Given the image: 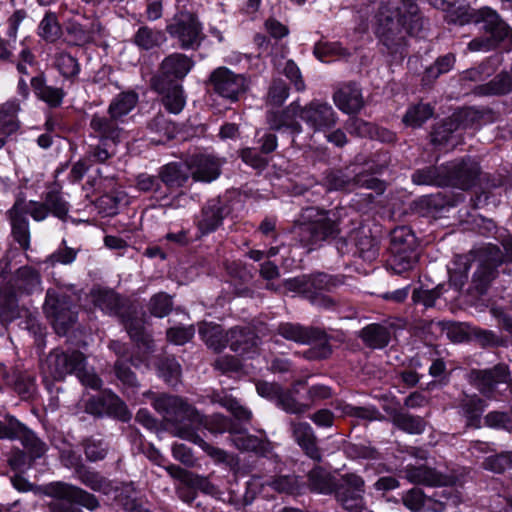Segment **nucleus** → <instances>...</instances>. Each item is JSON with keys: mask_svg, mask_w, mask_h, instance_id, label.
Instances as JSON below:
<instances>
[{"mask_svg": "<svg viewBox=\"0 0 512 512\" xmlns=\"http://www.w3.org/2000/svg\"><path fill=\"white\" fill-rule=\"evenodd\" d=\"M270 486L278 492L294 493L298 491V479L294 476H283L273 480Z\"/></svg>", "mask_w": 512, "mask_h": 512, "instance_id": "e2e57ef3", "label": "nucleus"}, {"mask_svg": "<svg viewBox=\"0 0 512 512\" xmlns=\"http://www.w3.org/2000/svg\"><path fill=\"white\" fill-rule=\"evenodd\" d=\"M485 409V403L477 396L466 397L463 401V410L467 417L468 425L478 427L480 415Z\"/></svg>", "mask_w": 512, "mask_h": 512, "instance_id": "37998d69", "label": "nucleus"}, {"mask_svg": "<svg viewBox=\"0 0 512 512\" xmlns=\"http://www.w3.org/2000/svg\"><path fill=\"white\" fill-rule=\"evenodd\" d=\"M12 234L19 245L27 250L30 247V231L27 219L22 215L19 203H16L9 211Z\"/></svg>", "mask_w": 512, "mask_h": 512, "instance_id": "5701e85b", "label": "nucleus"}, {"mask_svg": "<svg viewBox=\"0 0 512 512\" xmlns=\"http://www.w3.org/2000/svg\"><path fill=\"white\" fill-rule=\"evenodd\" d=\"M20 110L16 100H10L0 106V131L4 135H11L19 128L17 113Z\"/></svg>", "mask_w": 512, "mask_h": 512, "instance_id": "a878e982", "label": "nucleus"}, {"mask_svg": "<svg viewBox=\"0 0 512 512\" xmlns=\"http://www.w3.org/2000/svg\"><path fill=\"white\" fill-rule=\"evenodd\" d=\"M68 41L74 45H84L93 41V33L79 24H71L68 27Z\"/></svg>", "mask_w": 512, "mask_h": 512, "instance_id": "5fc2aeb1", "label": "nucleus"}, {"mask_svg": "<svg viewBox=\"0 0 512 512\" xmlns=\"http://www.w3.org/2000/svg\"><path fill=\"white\" fill-rule=\"evenodd\" d=\"M31 86L35 94L52 107L59 106L63 100L64 92L60 88L47 86L42 77H33Z\"/></svg>", "mask_w": 512, "mask_h": 512, "instance_id": "c85d7f7f", "label": "nucleus"}, {"mask_svg": "<svg viewBox=\"0 0 512 512\" xmlns=\"http://www.w3.org/2000/svg\"><path fill=\"white\" fill-rule=\"evenodd\" d=\"M44 310L52 319L54 328L58 334H65L67 328L74 323L75 315L64 299L58 298L53 291H48Z\"/></svg>", "mask_w": 512, "mask_h": 512, "instance_id": "ddd939ff", "label": "nucleus"}, {"mask_svg": "<svg viewBox=\"0 0 512 512\" xmlns=\"http://www.w3.org/2000/svg\"><path fill=\"white\" fill-rule=\"evenodd\" d=\"M231 440L234 445L244 451H254L259 454H264L267 451V444L258 437L246 434L243 431L234 429L231 434Z\"/></svg>", "mask_w": 512, "mask_h": 512, "instance_id": "7c9ffc66", "label": "nucleus"}, {"mask_svg": "<svg viewBox=\"0 0 512 512\" xmlns=\"http://www.w3.org/2000/svg\"><path fill=\"white\" fill-rule=\"evenodd\" d=\"M372 25L383 44L397 52L404 43L405 34H418L424 20L412 0H384L373 16Z\"/></svg>", "mask_w": 512, "mask_h": 512, "instance_id": "f257e3e1", "label": "nucleus"}, {"mask_svg": "<svg viewBox=\"0 0 512 512\" xmlns=\"http://www.w3.org/2000/svg\"><path fill=\"white\" fill-rule=\"evenodd\" d=\"M161 92L164 94L163 104L170 113L178 114L183 110L186 97L181 85L173 84Z\"/></svg>", "mask_w": 512, "mask_h": 512, "instance_id": "c9c22d12", "label": "nucleus"}, {"mask_svg": "<svg viewBox=\"0 0 512 512\" xmlns=\"http://www.w3.org/2000/svg\"><path fill=\"white\" fill-rule=\"evenodd\" d=\"M221 165L220 159L207 154L192 156L186 162V167L193 179L201 182H212L217 179L221 172Z\"/></svg>", "mask_w": 512, "mask_h": 512, "instance_id": "4468645a", "label": "nucleus"}, {"mask_svg": "<svg viewBox=\"0 0 512 512\" xmlns=\"http://www.w3.org/2000/svg\"><path fill=\"white\" fill-rule=\"evenodd\" d=\"M314 54L322 62H329L332 60L330 59L332 56L341 58L347 56L348 53L337 43H318L314 48Z\"/></svg>", "mask_w": 512, "mask_h": 512, "instance_id": "09e8293b", "label": "nucleus"}, {"mask_svg": "<svg viewBox=\"0 0 512 512\" xmlns=\"http://www.w3.org/2000/svg\"><path fill=\"white\" fill-rule=\"evenodd\" d=\"M168 33L177 41L182 49H197L204 33L197 17L189 12H180L175 15L173 22L167 26Z\"/></svg>", "mask_w": 512, "mask_h": 512, "instance_id": "6e6552de", "label": "nucleus"}, {"mask_svg": "<svg viewBox=\"0 0 512 512\" xmlns=\"http://www.w3.org/2000/svg\"><path fill=\"white\" fill-rule=\"evenodd\" d=\"M288 97V89L286 84L281 81H274L270 87L268 98L275 105H281Z\"/></svg>", "mask_w": 512, "mask_h": 512, "instance_id": "338daca9", "label": "nucleus"}, {"mask_svg": "<svg viewBox=\"0 0 512 512\" xmlns=\"http://www.w3.org/2000/svg\"><path fill=\"white\" fill-rule=\"evenodd\" d=\"M194 335L193 327H175L167 331V338L176 345H183Z\"/></svg>", "mask_w": 512, "mask_h": 512, "instance_id": "680f3d73", "label": "nucleus"}, {"mask_svg": "<svg viewBox=\"0 0 512 512\" xmlns=\"http://www.w3.org/2000/svg\"><path fill=\"white\" fill-rule=\"evenodd\" d=\"M476 22H483L484 28L491 33L494 41L490 39H474L469 43L471 51H488L495 41H500L511 35L510 28L500 20L498 14L488 8H481L477 12Z\"/></svg>", "mask_w": 512, "mask_h": 512, "instance_id": "9d476101", "label": "nucleus"}, {"mask_svg": "<svg viewBox=\"0 0 512 512\" xmlns=\"http://www.w3.org/2000/svg\"><path fill=\"white\" fill-rule=\"evenodd\" d=\"M39 36L47 42H55L62 34L56 14L47 12L38 26Z\"/></svg>", "mask_w": 512, "mask_h": 512, "instance_id": "58836bf2", "label": "nucleus"}, {"mask_svg": "<svg viewBox=\"0 0 512 512\" xmlns=\"http://www.w3.org/2000/svg\"><path fill=\"white\" fill-rule=\"evenodd\" d=\"M308 278L309 286L311 289L309 295L311 296L313 294H320L322 291L329 290L332 286H334L333 279L324 273H319Z\"/></svg>", "mask_w": 512, "mask_h": 512, "instance_id": "bf43d9fd", "label": "nucleus"}, {"mask_svg": "<svg viewBox=\"0 0 512 512\" xmlns=\"http://www.w3.org/2000/svg\"><path fill=\"white\" fill-rule=\"evenodd\" d=\"M193 65V61L188 56L174 53L162 61L161 72L167 79H182L190 72Z\"/></svg>", "mask_w": 512, "mask_h": 512, "instance_id": "aec40b11", "label": "nucleus"}, {"mask_svg": "<svg viewBox=\"0 0 512 512\" xmlns=\"http://www.w3.org/2000/svg\"><path fill=\"white\" fill-rule=\"evenodd\" d=\"M172 308L171 298L165 293H158L154 295L149 304V309L152 315L162 318L166 316Z\"/></svg>", "mask_w": 512, "mask_h": 512, "instance_id": "603ef678", "label": "nucleus"}, {"mask_svg": "<svg viewBox=\"0 0 512 512\" xmlns=\"http://www.w3.org/2000/svg\"><path fill=\"white\" fill-rule=\"evenodd\" d=\"M210 82L219 95L233 101L237 100L248 87V82L243 75L235 74L226 67L215 69L210 76Z\"/></svg>", "mask_w": 512, "mask_h": 512, "instance_id": "9b49d317", "label": "nucleus"}, {"mask_svg": "<svg viewBox=\"0 0 512 512\" xmlns=\"http://www.w3.org/2000/svg\"><path fill=\"white\" fill-rule=\"evenodd\" d=\"M406 478L412 483L426 484L431 486L442 485L445 483L443 477L435 470L425 465L406 466Z\"/></svg>", "mask_w": 512, "mask_h": 512, "instance_id": "393cba45", "label": "nucleus"}, {"mask_svg": "<svg viewBox=\"0 0 512 512\" xmlns=\"http://www.w3.org/2000/svg\"><path fill=\"white\" fill-rule=\"evenodd\" d=\"M46 205L48 206V211H51L55 217L62 220L66 218L69 206L59 192H48L46 195Z\"/></svg>", "mask_w": 512, "mask_h": 512, "instance_id": "de8ad7c7", "label": "nucleus"}, {"mask_svg": "<svg viewBox=\"0 0 512 512\" xmlns=\"http://www.w3.org/2000/svg\"><path fill=\"white\" fill-rule=\"evenodd\" d=\"M79 478L83 484L90 487L91 489L107 493L105 489V481L98 473L87 470L80 471Z\"/></svg>", "mask_w": 512, "mask_h": 512, "instance_id": "052dcab7", "label": "nucleus"}, {"mask_svg": "<svg viewBox=\"0 0 512 512\" xmlns=\"http://www.w3.org/2000/svg\"><path fill=\"white\" fill-rule=\"evenodd\" d=\"M84 362V356L80 352L65 353L54 350L47 357L46 364L49 374L56 380H61L68 374H75L84 386L99 389L101 379L93 370L86 369Z\"/></svg>", "mask_w": 512, "mask_h": 512, "instance_id": "20e7f679", "label": "nucleus"}, {"mask_svg": "<svg viewBox=\"0 0 512 512\" xmlns=\"http://www.w3.org/2000/svg\"><path fill=\"white\" fill-rule=\"evenodd\" d=\"M291 429L295 441L314 460L320 459V452L316 445V437L310 424L306 422H292Z\"/></svg>", "mask_w": 512, "mask_h": 512, "instance_id": "6ab92c4d", "label": "nucleus"}, {"mask_svg": "<svg viewBox=\"0 0 512 512\" xmlns=\"http://www.w3.org/2000/svg\"><path fill=\"white\" fill-rule=\"evenodd\" d=\"M163 34L147 27H141L135 35V43L143 49H151L163 41Z\"/></svg>", "mask_w": 512, "mask_h": 512, "instance_id": "49530a36", "label": "nucleus"}, {"mask_svg": "<svg viewBox=\"0 0 512 512\" xmlns=\"http://www.w3.org/2000/svg\"><path fill=\"white\" fill-rule=\"evenodd\" d=\"M19 287L27 293L36 291L40 286V275L31 267H22L17 271Z\"/></svg>", "mask_w": 512, "mask_h": 512, "instance_id": "c03bdc74", "label": "nucleus"}, {"mask_svg": "<svg viewBox=\"0 0 512 512\" xmlns=\"http://www.w3.org/2000/svg\"><path fill=\"white\" fill-rule=\"evenodd\" d=\"M362 338L370 347L382 348L388 344L390 333L382 325L371 324L362 330Z\"/></svg>", "mask_w": 512, "mask_h": 512, "instance_id": "e433bc0d", "label": "nucleus"}, {"mask_svg": "<svg viewBox=\"0 0 512 512\" xmlns=\"http://www.w3.org/2000/svg\"><path fill=\"white\" fill-rule=\"evenodd\" d=\"M391 241L393 244V250H397L399 248L410 250L415 243V237L408 228L399 227L393 230Z\"/></svg>", "mask_w": 512, "mask_h": 512, "instance_id": "864d4df0", "label": "nucleus"}, {"mask_svg": "<svg viewBox=\"0 0 512 512\" xmlns=\"http://www.w3.org/2000/svg\"><path fill=\"white\" fill-rule=\"evenodd\" d=\"M481 264L475 272V281L480 282V286H485L492 278L494 269L506 260L501 250L492 244H489L479 251Z\"/></svg>", "mask_w": 512, "mask_h": 512, "instance_id": "f3484780", "label": "nucleus"}, {"mask_svg": "<svg viewBox=\"0 0 512 512\" xmlns=\"http://www.w3.org/2000/svg\"><path fill=\"white\" fill-rule=\"evenodd\" d=\"M138 97L134 92L119 94L109 105L110 119L94 115L90 126L98 134L102 141L110 140L114 144L122 139L123 130L119 128L116 121L127 115L136 105Z\"/></svg>", "mask_w": 512, "mask_h": 512, "instance_id": "39448f33", "label": "nucleus"}, {"mask_svg": "<svg viewBox=\"0 0 512 512\" xmlns=\"http://www.w3.org/2000/svg\"><path fill=\"white\" fill-rule=\"evenodd\" d=\"M199 335L205 344L215 351H219L226 346V334H223L222 328L217 324H200Z\"/></svg>", "mask_w": 512, "mask_h": 512, "instance_id": "c756f323", "label": "nucleus"}, {"mask_svg": "<svg viewBox=\"0 0 512 512\" xmlns=\"http://www.w3.org/2000/svg\"><path fill=\"white\" fill-rule=\"evenodd\" d=\"M125 327L130 337L136 342H142L149 348V341L143 332V326L140 321L126 320Z\"/></svg>", "mask_w": 512, "mask_h": 512, "instance_id": "774afa93", "label": "nucleus"}, {"mask_svg": "<svg viewBox=\"0 0 512 512\" xmlns=\"http://www.w3.org/2000/svg\"><path fill=\"white\" fill-rule=\"evenodd\" d=\"M427 496L420 489L414 488L410 490L404 497L405 506L411 511H424Z\"/></svg>", "mask_w": 512, "mask_h": 512, "instance_id": "4d7b16f0", "label": "nucleus"}, {"mask_svg": "<svg viewBox=\"0 0 512 512\" xmlns=\"http://www.w3.org/2000/svg\"><path fill=\"white\" fill-rule=\"evenodd\" d=\"M227 343L234 352L247 355L256 349L258 338L250 329L234 328L226 333Z\"/></svg>", "mask_w": 512, "mask_h": 512, "instance_id": "412c9836", "label": "nucleus"}, {"mask_svg": "<svg viewBox=\"0 0 512 512\" xmlns=\"http://www.w3.org/2000/svg\"><path fill=\"white\" fill-rule=\"evenodd\" d=\"M47 493L54 498L50 503L52 512H82L74 507V503L88 510H95L99 506V502L94 495L66 483L51 484L47 488Z\"/></svg>", "mask_w": 512, "mask_h": 512, "instance_id": "423d86ee", "label": "nucleus"}, {"mask_svg": "<svg viewBox=\"0 0 512 512\" xmlns=\"http://www.w3.org/2000/svg\"><path fill=\"white\" fill-rule=\"evenodd\" d=\"M76 255V250L65 246L63 248H59L57 251L52 253L49 256L48 261L53 265L56 263L67 265L72 263L76 259Z\"/></svg>", "mask_w": 512, "mask_h": 512, "instance_id": "69168bd1", "label": "nucleus"}, {"mask_svg": "<svg viewBox=\"0 0 512 512\" xmlns=\"http://www.w3.org/2000/svg\"><path fill=\"white\" fill-rule=\"evenodd\" d=\"M298 118L314 131L329 129L337 121L336 113L331 105L314 100L303 108L296 103H292L281 113H271L268 116V122L272 129L280 130L285 128L292 134H298L301 132Z\"/></svg>", "mask_w": 512, "mask_h": 512, "instance_id": "f03ea898", "label": "nucleus"}, {"mask_svg": "<svg viewBox=\"0 0 512 512\" xmlns=\"http://www.w3.org/2000/svg\"><path fill=\"white\" fill-rule=\"evenodd\" d=\"M455 63V57L452 54H447L440 57L433 66L426 70L427 78H437L443 73L450 71Z\"/></svg>", "mask_w": 512, "mask_h": 512, "instance_id": "6e6d98bb", "label": "nucleus"}, {"mask_svg": "<svg viewBox=\"0 0 512 512\" xmlns=\"http://www.w3.org/2000/svg\"><path fill=\"white\" fill-rule=\"evenodd\" d=\"M335 105L344 113H358L364 106L361 90L356 84L348 83L341 86L333 96Z\"/></svg>", "mask_w": 512, "mask_h": 512, "instance_id": "a211bd4d", "label": "nucleus"}, {"mask_svg": "<svg viewBox=\"0 0 512 512\" xmlns=\"http://www.w3.org/2000/svg\"><path fill=\"white\" fill-rule=\"evenodd\" d=\"M433 115V108L429 104L419 103L411 106L403 117L407 126L420 127Z\"/></svg>", "mask_w": 512, "mask_h": 512, "instance_id": "a19ab883", "label": "nucleus"}, {"mask_svg": "<svg viewBox=\"0 0 512 512\" xmlns=\"http://www.w3.org/2000/svg\"><path fill=\"white\" fill-rule=\"evenodd\" d=\"M393 252L394 255L390 261V265L397 274L413 269L418 262V254L413 249L406 250L405 248H399L393 250Z\"/></svg>", "mask_w": 512, "mask_h": 512, "instance_id": "473e14b6", "label": "nucleus"}, {"mask_svg": "<svg viewBox=\"0 0 512 512\" xmlns=\"http://www.w3.org/2000/svg\"><path fill=\"white\" fill-rule=\"evenodd\" d=\"M457 503L458 499L453 495V488H444L427 497L424 511L443 512L447 505Z\"/></svg>", "mask_w": 512, "mask_h": 512, "instance_id": "f704fd0d", "label": "nucleus"}, {"mask_svg": "<svg viewBox=\"0 0 512 512\" xmlns=\"http://www.w3.org/2000/svg\"><path fill=\"white\" fill-rule=\"evenodd\" d=\"M159 375L170 385L178 382L181 368L174 358L165 359L158 367Z\"/></svg>", "mask_w": 512, "mask_h": 512, "instance_id": "3c124183", "label": "nucleus"}, {"mask_svg": "<svg viewBox=\"0 0 512 512\" xmlns=\"http://www.w3.org/2000/svg\"><path fill=\"white\" fill-rule=\"evenodd\" d=\"M470 257L466 255H457L453 261V266L449 268L450 283L460 290L468 279L470 269Z\"/></svg>", "mask_w": 512, "mask_h": 512, "instance_id": "2f4dec72", "label": "nucleus"}, {"mask_svg": "<svg viewBox=\"0 0 512 512\" xmlns=\"http://www.w3.org/2000/svg\"><path fill=\"white\" fill-rule=\"evenodd\" d=\"M87 409L91 413L97 414L106 411L122 421L129 420L131 416L125 403L117 395L111 392H107L103 395L100 400V408L93 409L92 406L89 405Z\"/></svg>", "mask_w": 512, "mask_h": 512, "instance_id": "b1692460", "label": "nucleus"}, {"mask_svg": "<svg viewBox=\"0 0 512 512\" xmlns=\"http://www.w3.org/2000/svg\"><path fill=\"white\" fill-rule=\"evenodd\" d=\"M275 402L277 406L291 414H302L310 408L309 405L297 402L290 393L282 390L277 396Z\"/></svg>", "mask_w": 512, "mask_h": 512, "instance_id": "8fccbe9b", "label": "nucleus"}, {"mask_svg": "<svg viewBox=\"0 0 512 512\" xmlns=\"http://www.w3.org/2000/svg\"><path fill=\"white\" fill-rule=\"evenodd\" d=\"M186 164L170 163L162 167L160 177L162 182L169 188H179L189 178Z\"/></svg>", "mask_w": 512, "mask_h": 512, "instance_id": "bb28decb", "label": "nucleus"}, {"mask_svg": "<svg viewBox=\"0 0 512 512\" xmlns=\"http://www.w3.org/2000/svg\"><path fill=\"white\" fill-rule=\"evenodd\" d=\"M55 67L64 78L69 80H74L80 73L78 60L66 52L56 55Z\"/></svg>", "mask_w": 512, "mask_h": 512, "instance_id": "ea45409f", "label": "nucleus"}, {"mask_svg": "<svg viewBox=\"0 0 512 512\" xmlns=\"http://www.w3.org/2000/svg\"><path fill=\"white\" fill-rule=\"evenodd\" d=\"M308 221L303 232L309 236L303 238L309 245H317L322 241L335 238L339 233L338 216L334 211H324L317 208H307L303 215Z\"/></svg>", "mask_w": 512, "mask_h": 512, "instance_id": "0eeeda50", "label": "nucleus"}, {"mask_svg": "<svg viewBox=\"0 0 512 512\" xmlns=\"http://www.w3.org/2000/svg\"><path fill=\"white\" fill-rule=\"evenodd\" d=\"M478 175V163L470 159L459 163H451L446 167L447 180L460 189H468L473 186Z\"/></svg>", "mask_w": 512, "mask_h": 512, "instance_id": "dca6fc26", "label": "nucleus"}, {"mask_svg": "<svg viewBox=\"0 0 512 512\" xmlns=\"http://www.w3.org/2000/svg\"><path fill=\"white\" fill-rule=\"evenodd\" d=\"M224 218V207L220 200L212 199L202 209L198 227L203 234L216 230Z\"/></svg>", "mask_w": 512, "mask_h": 512, "instance_id": "4be33fe9", "label": "nucleus"}, {"mask_svg": "<svg viewBox=\"0 0 512 512\" xmlns=\"http://www.w3.org/2000/svg\"><path fill=\"white\" fill-rule=\"evenodd\" d=\"M278 334L287 340L301 344H310L320 340L321 347L312 357L325 358L330 354V348L325 341L322 342L323 334L318 330L303 328L298 324L283 323L278 327Z\"/></svg>", "mask_w": 512, "mask_h": 512, "instance_id": "f8f14e48", "label": "nucleus"}, {"mask_svg": "<svg viewBox=\"0 0 512 512\" xmlns=\"http://www.w3.org/2000/svg\"><path fill=\"white\" fill-rule=\"evenodd\" d=\"M153 406L167 421L175 422L176 436L177 428L180 425L189 427V424L185 423L186 420L188 422L202 421L198 411L177 396L159 395L154 399Z\"/></svg>", "mask_w": 512, "mask_h": 512, "instance_id": "1a4fd4ad", "label": "nucleus"}, {"mask_svg": "<svg viewBox=\"0 0 512 512\" xmlns=\"http://www.w3.org/2000/svg\"><path fill=\"white\" fill-rule=\"evenodd\" d=\"M309 484L312 490L328 494L335 492L337 500L350 512H359L364 506V480L356 474H346L338 482L332 480L330 475L317 467L309 473Z\"/></svg>", "mask_w": 512, "mask_h": 512, "instance_id": "7ed1b4c3", "label": "nucleus"}, {"mask_svg": "<svg viewBox=\"0 0 512 512\" xmlns=\"http://www.w3.org/2000/svg\"><path fill=\"white\" fill-rule=\"evenodd\" d=\"M91 297L94 305L103 312L112 314L117 311L119 299L112 290L94 288L91 291Z\"/></svg>", "mask_w": 512, "mask_h": 512, "instance_id": "72a5a7b5", "label": "nucleus"}, {"mask_svg": "<svg viewBox=\"0 0 512 512\" xmlns=\"http://www.w3.org/2000/svg\"><path fill=\"white\" fill-rule=\"evenodd\" d=\"M458 118V116L454 115L453 119H450L448 122L437 127L432 133V142L441 146L451 144L450 146L454 147L458 143L457 141H453V133L458 129Z\"/></svg>", "mask_w": 512, "mask_h": 512, "instance_id": "4c0bfd02", "label": "nucleus"}, {"mask_svg": "<svg viewBox=\"0 0 512 512\" xmlns=\"http://www.w3.org/2000/svg\"><path fill=\"white\" fill-rule=\"evenodd\" d=\"M24 447L30 453L32 459L41 457L45 452V444L41 442L34 433L26 432L22 439Z\"/></svg>", "mask_w": 512, "mask_h": 512, "instance_id": "13d9d810", "label": "nucleus"}, {"mask_svg": "<svg viewBox=\"0 0 512 512\" xmlns=\"http://www.w3.org/2000/svg\"><path fill=\"white\" fill-rule=\"evenodd\" d=\"M394 423L401 430L410 433V434H420L424 430V421L417 416H412L409 414H398L394 418Z\"/></svg>", "mask_w": 512, "mask_h": 512, "instance_id": "a18cd8bd", "label": "nucleus"}, {"mask_svg": "<svg viewBox=\"0 0 512 512\" xmlns=\"http://www.w3.org/2000/svg\"><path fill=\"white\" fill-rule=\"evenodd\" d=\"M177 436L188 440L190 442H193L197 444L199 447H201L211 458L215 459L216 461H225L226 459V453L219 449L215 448L208 443H206L195 431L194 428L190 427H184L179 426L177 428Z\"/></svg>", "mask_w": 512, "mask_h": 512, "instance_id": "cd10ccee", "label": "nucleus"}, {"mask_svg": "<svg viewBox=\"0 0 512 512\" xmlns=\"http://www.w3.org/2000/svg\"><path fill=\"white\" fill-rule=\"evenodd\" d=\"M508 377L505 365H497L488 370H473L470 373V381L484 395L492 394L498 384L507 382Z\"/></svg>", "mask_w": 512, "mask_h": 512, "instance_id": "2eb2a0df", "label": "nucleus"}, {"mask_svg": "<svg viewBox=\"0 0 512 512\" xmlns=\"http://www.w3.org/2000/svg\"><path fill=\"white\" fill-rule=\"evenodd\" d=\"M201 422H189V427L194 428L199 425H204L210 432L218 434L228 431L230 434L234 431V427H232L230 421L221 415H214L210 418H204L201 416Z\"/></svg>", "mask_w": 512, "mask_h": 512, "instance_id": "79ce46f5", "label": "nucleus"}, {"mask_svg": "<svg viewBox=\"0 0 512 512\" xmlns=\"http://www.w3.org/2000/svg\"><path fill=\"white\" fill-rule=\"evenodd\" d=\"M222 405L226 407L238 420L248 421L251 419V411L241 406L239 402L233 398L223 399Z\"/></svg>", "mask_w": 512, "mask_h": 512, "instance_id": "0e129e2a", "label": "nucleus"}]
</instances>
